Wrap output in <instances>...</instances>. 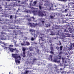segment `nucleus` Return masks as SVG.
Here are the masks:
<instances>
[{"label": "nucleus", "mask_w": 74, "mask_h": 74, "mask_svg": "<svg viewBox=\"0 0 74 74\" xmlns=\"http://www.w3.org/2000/svg\"><path fill=\"white\" fill-rule=\"evenodd\" d=\"M70 25L69 24H66V28L65 29V32H69V31L68 30H67V29H68L70 31V33H74V29L72 28V27L71 26H70ZM69 26H70L69 27Z\"/></svg>", "instance_id": "1"}, {"label": "nucleus", "mask_w": 74, "mask_h": 74, "mask_svg": "<svg viewBox=\"0 0 74 74\" xmlns=\"http://www.w3.org/2000/svg\"><path fill=\"white\" fill-rule=\"evenodd\" d=\"M12 57L14 58L15 59V62H16V63H21V62H20V61L16 60V59H18L19 60H21V57L20 56H18V55H17V54H12Z\"/></svg>", "instance_id": "2"}, {"label": "nucleus", "mask_w": 74, "mask_h": 74, "mask_svg": "<svg viewBox=\"0 0 74 74\" xmlns=\"http://www.w3.org/2000/svg\"><path fill=\"white\" fill-rule=\"evenodd\" d=\"M0 43L2 44H3L4 46H8V47H13V45H10L8 43H5L4 42H2V41H0Z\"/></svg>", "instance_id": "3"}, {"label": "nucleus", "mask_w": 74, "mask_h": 74, "mask_svg": "<svg viewBox=\"0 0 74 74\" xmlns=\"http://www.w3.org/2000/svg\"><path fill=\"white\" fill-rule=\"evenodd\" d=\"M21 45L22 46H25L26 45H27V46H28L29 45H30V43L29 42L26 41V42H24L23 43H21Z\"/></svg>", "instance_id": "4"}, {"label": "nucleus", "mask_w": 74, "mask_h": 74, "mask_svg": "<svg viewBox=\"0 0 74 74\" xmlns=\"http://www.w3.org/2000/svg\"><path fill=\"white\" fill-rule=\"evenodd\" d=\"M5 49H7L6 50H7V51L10 49V51L11 52H13V51H14V49L12 48H7V47H5Z\"/></svg>", "instance_id": "5"}, {"label": "nucleus", "mask_w": 74, "mask_h": 74, "mask_svg": "<svg viewBox=\"0 0 74 74\" xmlns=\"http://www.w3.org/2000/svg\"><path fill=\"white\" fill-rule=\"evenodd\" d=\"M38 14L39 15V16H43L44 15L42 12L40 11H39L38 12Z\"/></svg>", "instance_id": "6"}, {"label": "nucleus", "mask_w": 74, "mask_h": 74, "mask_svg": "<svg viewBox=\"0 0 74 74\" xmlns=\"http://www.w3.org/2000/svg\"><path fill=\"white\" fill-rule=\"evenodd\" d=\"M66 59L65 61V63H67L68 64H69V63H70V62H69V60H70V59L69 58V57L66 58Z\"/></svg>", "instance_id": "7"}, {"label": "nucleus", "mask_w": 74, "mask_h": 74, "mask_svg": "<svg viewBox=\"0 0 74 74\" xmlns=\"http://www.w3.org/2000/svg\"><path fill=\"white\" fill-rule=\"evenodd\" d=\"M23 57H25V53H26V52H25V50H26V48H23Z\"/></svg>", "instance_id": "8"}, {"label": "nucleus", "mask_w": 74, "mask_h": 74, "mask_svg": "<svg viewBox=\"0 0 74 74\" xmlns=\"http://www.w3.org/2000/svg\"><path fill=\"white\" fill-rule=\"evenodd\" d=\"M0 37L1 40H5L6 39V37L4 35H0Z\"/></svg>", "instance_id": "9"}, {"label": "nucleus", "mask_w": 74, "mask_h": 74, "mask_svg": "<svg viewBox=\"0 0 74 74\" xmlns=\"http://www.w3.org/2000/svg\"><path fill=\"white\" fill-rule=\"evenodd\" d=\"M65 59H66V57H69V56L70 54H69V52H67L66 53V54H65Z\"/></svg>", "instance_id": "10"}, {"label": "nucleus", "mask_w": 74, "mask_h": 74, "mask_svg": "<svg viewBox=\"0 0 74 74\" xmlns=\"http://www.w3.org/2000/svg\"><path fill=\"white\" fill-rule=\"evenodd\" d=\"M32 19H33V21H34V17H31L30 19V18L28 19V21H33V20H32Z\"/></svg>", "instance_id": "11"}, {"label": "nucleus", "mask_w": 74, "mask_h": 74, "mask_svg": "<svg viewBox=\"0 0 74 74\" xmlns=\"http://www.w3.org/2000/svg\"><path fill=\"white\" fill-rule=\"evenodd\" d=\"M65 37H70V34H67L65 36Z\"/></svg>", "instance_id": "12"}, {"label": "nucleus", "mask_w": 74, "mask_h": 74, "mask_svg": "<svg viewBox=\"0 0 74 74\" xmlns=\"http://www.w3.org/2000/svg\"><path fill=\"white\" fill-rule=\"evenodd\" d=\"M71 25V27H74V23L73 21Z\"/></svg>", "instance_id": "13"}, {"label": "nucleus", "mask_w": 74, "mask_h": 74, "mask_svg": "<svg viewBox=\"0 0 74 74\" xmlns=\"http://www.w3.org/2000/svg\"><path fill=\"white\" fill-rule=\"evenodd\" d=\"M73 49V47H69L68 48V49L69 50V51L70 50H71V49Z\"/></svg>", "instance_id": "14"}, {"label": "nucleus", "mask_w": 74, "mask_h": 74, "mask_svg": "<svg viewBox=\"0 0 74 74\" xmlns=\"http://www.w3.org/2000/svg\"><path fill=\"white\" fill-rule=\"evenodd\" d=\"M70 47H74V43H70Z\"/></svg>", "instance_id": "15"}, {"label": "nucleus", "mask_w": 74, "mask_h": 74, "mask_svg": "<svg viewBox=\"0 0 74 74\" xmlns=\"http://www.w3.org/2000/svg\"><path fill=\"white\" fill-rule=\"evenodd\" d=\"M38 7H39V9L40 10H41L42 9V8H43V7H41V5H39Z\"/></svg>", "instance_id": "16"}, {"label": "nucleus", "mask_w": 74, "mask_h": 74, "mask_svg": "<svg viewBox=\"0 0 74 74\" xmlns=\"http://www.w3.org/2000/svg\"><path fill=\"white\" fill-rule=\"evenodd\" d=\"M28 25H30L31 27H32V23H28Z\"/></svg>", "instance_id": "17"}, {"label": "nucleus", "mask_w": 74, "mask_h": 74, "mask_svg": "<svg viewBox=\"0 0 74 74\" xmlns=\"http://www.w3.org/2000/svg\"><path fill=\"white\" fill-rule=\"evenodd\" d=\"M50 17L51 19H53L54 18L53 16H50Z\"/></svg>", "instance_id": "18"}, {"label": "nucleus", "mask_w": 74, "mask_h": 74, "mask_svg": "<svg viewBox=\"0 0 74 74\" xmlns=\"http://www.w3.org/2000/svg\"><path fill=\"white\" fill-rule=\"evenodd\" d=\"M59 42H60V44H59V43L57 44V45H62V44L61 43V42H60V41H59Z\"/></svg>", "instance_id": "19"}, {"label": "nucleus", "mask_w": 74, "mask_h": 74, "mask_svg": "<svg viewBox=\"0 0 74 74\" xmlns=\"http://www.w3.org/2000/svg\"><path fill=\"white\" fill-rule=\"evenodd\" d=\"M53 49V48H51V51L50 52V53H52V54H53V52L52 51Z\"/></svg>", "instance_id": "20"}, {"label": "nucleus", "mask_w": 74, "mask_h": 74, "mask_svg": "<svg viewBox=\"0 0 74 74\" xmlns=\"http://www.w3.org/2000/svg\"><path fill=\"white\" fill-rule=\"evenodd\" d=\"M70 13H68V14H66V16H68V15H69V16H70V15H71V14L70 15L69 14H70Z\"/></svg>", "instance_id": "21"}, {"label": "nucleus", "mask_w": 74, "mask_h": 74, "mask_svg": "<svg viewBox=\"0 0 74 74\" xmlns=\"http://www.w3.org/2000/svg\"><path fill=\"white\" fill-rule=\"evenodd\" d=\"M33 4H34L35 5V4H37V2L36 1H34L33 2Z\"/></svg>", "instance_id": "22"}, {"label": "nucleus", "mask_w": 74, "mask_h": 74, "mask_svg": "<svg viewBox=\"0 0 74 74\" xmlns=\"http://www.w3.org/2000/svg\"><path fill=\"white\" fill-rule=\"evenodd\" d=\"M31 41H34V38L33 37H32L31 39Z\"/></svg>", "instance_id": "23"}, {"label": "nucleus", "mask_w": 74, "mask_h": 74, "mask_svg": "<svg viewBox=\"0 0 74 74\" xmlns=\"http://www.w3.org/2000/svg\"><path fill=\"white\" fill-rule=\"evenodd\" d=\"M54 62H57V63H59L60 62V61H58L57 60H54Z\"/></svg>", "instance_id": "24"}, {"label": "nucleus", "mask_w": 74, "mask_h": 74, "mask_svg": "<svg viewBox=\"0 0 74 74\" xmlns=\"http://www.w3.org/2000/svg\"><path fill=\"white\" fill-rule=\"evenodd\" d=\"M33 13H34V15H36V11H33Z\"/></svg>", "instance_id": "25"}, {"label": "nucleus", "mask_w": 74, "mask_h": 74, "mask_svg": "<svg viewBox=\"0 0 74 74\" xmlns=\"http://www.w3.org/2000/svg\"><path fill=\"white\" fill-rule=\"evenodd\" d=\"M1 34H5V33L3 32H1Z\"/></svg>", "instance_id": "26"}, {"label": "nucleus", "mask_w": 74, "mask_h": 74, "mask_svg": "<svg viewBox=\"0 0 74 74\" xmlns=\"http://www.w3.org/2000/svg\"><path fill=\"white\" fill-rule=\"evenodd\" d=\"M14 1H18V3L20 2V1H19V0H13Z\"/></svg>", "instance_id": "27"}, {"label": "nucleus", "mask_w": 74, "mask_h": 74, "mask_svg": "<svg viewBox=\"0 0 74 74\" xmlns=\"http://www.w3.org/2000/svg\"><path fill=\"white\" fill-rule=\"evenodd\" d=\"M41 22H42V23L43 24H44V23H45L44 22V21H42Z\"/></svg>", "instance_id": "28"}, {"label": "nucleus", "mask_w": 74, "mask_h": 74, "mask_svg": "<svg viewBox=\"0 0 74 74\" xmlns=\"http://www.w3.org/2000/svg\"><path fill=\"white\" fill-rule=\"evenodd\" d=\"M29 32H33V29H30L29 30Z\"/></svg>", "instance_id": "29"}, {"label": "nucleus", "mask_w": 74, "mask_h": 74, "mask_svg": "<svg viewBox=\"0 0 74 74\" xmlns=\"http://www.w3.org/2000/svg\"><path fill=\"white\" fill-rule=\"evenodd\" d=\"M36 60H37V59H36V58H34V59L33 60V61L34 62H35Z\"/></svg>", "instance_id": "30"}, {"label": "nucleus", "mask_w": 74, "mask_h": 74, "mask_svg": "<svg viewBox=\"0 0 74 74\" xmlns=\"http://www.w3.org/2000/svg\"><path fill=\"white\" fill-rule=\"evenodd\" d=\"M15 47H18V45L15 44Z\"/></svg>", "instance_id": "31"}, {"label": "nucleus", "mask_w": 74, "mask_h": 74, "mask_svg": "<svg viewBox=\"0 0 74 74\" xmlns=\"http://www.w3.org/2000/svg\"><path fill=\"white\" fill-rule=\"evenodd\" d=\"M10 19H12V16L11 15V16H10Z\"/></svg>", "instance_id": "32"}, {"label": "nucleus", "mask_w": 74, "mask_h": 74, "mask_svg": "<svg viewBox=\"0 0 74 74\" xmlns=\"http://www.w3.org/2000/svg\"><path fill=\"white\" fill-rule=\"evenodd\" d=\"M60 50H62V47H60Z\"/></svg>", "instance_id": "33"}, {"label": "nucleus", "mask_w": 74, "mask_h": 74, "mask_svg": "<svg viewBox=\"0 0 74 74\" xmlns=\"http://www.w3.org/2000/svg\"><path fill=\"white\" fill-rule=\"evenodd\" d=\"M52 56L51 55H50V56H49V58H50L51 59V60H52Z\"/></svg>", "instance_id": "34"}, {"label": "nucleus", "mask_w": 74, "mask_h": 74, "mask_svg": "<svg viewBox=\"0 0 74 74\" xmlns=\"http://www.w3.org/2000/svg\"><path fill=\"white\" fill-rule=\"evenodd\" d=\"M69 73V71H66L65 72V74H66V73Z\"/></svg>", "instance_id": "35"}, {"label": "nucleus", "mask_w": 74, "mask_h": 74, "mask_svg": "<svg viewBox=\"0 0 74 74\" xmlns=\"http://www.w3.org/2000/svg\"><path fill=\"white\" fill-rule=\"evenodd\" d=\"M58 59H60V58H61V56H59V57H58Z\"/></svg>", "instance_id": "36"}, {"label": "nucleus", "mask_w": 74, "mask_h": 74, "mask_svg": "<svg viewBox=\"0 0 74 74\" xmlns=\"http://www.w3.org/2000/svg\"><path fill=\"white\" fill-rule=\"evenodd\" d=\"M71 69L73 71V70H74V67H72Z\"/></svg>", "instance_id": "37"}, {"label": "nucleus", "mask_w": 74, "mask_h": 74, "mask_svg": "<svg viewBox=\"0 0 74 74\" xmlns=\"http://www.w3.org/2000/svg\"><path fill=\"white\" fill-rule=\"evenodd\" d=\"M58 1H65V0H58Z\"/></svg>", "instance_id": "38"}, {"label": "nucleus", "mask_w": 74, "mask_h": 74, "mask_svg": "<svg viewBox=\"0 0 74 74\" xmlns=\"http://www.w3.org/2000/svg\"><path fill=\"white\" fill-rule=\"evenodd\" d=\"M41 36H45V35L44 34H40Z\"/></svg>", "instance_id": "39"}, {"label": "nucleus", "mask_w": 74, "mask_h": 74, "mask_svg": "<svg viewBox=\"0 0 74 74\" xmlns=\"http://www.w3.org/2000/svg\"><path fill=\"white\" fill-rule=\"evenodd\" d=\"M50 46H51V47H53V45H52V44H51V45H50Z\"/></svg>", "instance_id": "40"}, {"label": "nucleus", "mask_w": 74, "mask_h": 74, "mask_svg": "<svg viewBox=\"0 0 74 74\" xmlns=\"http://www.w3.org/2000/svg\"><path fill=\"white\" fill-rule=\"evenodd\" d=\"M67 11V9H65V12H66Z\"/></svg>", "instance_id": "41"}, {"label": "nucleus", "mask_w": 74, "mask_h": 74, "mask_svg": "<svg viewBox=\"0 0 74 74\" xmlns=\"http://www.w3.org/2000/svg\"><path fill=\"white\" fill-rule=\"evenodd\" d=\"M16 16L15 15V19H16Z\"/></svg>", "instance_id": "42"}, {"label": "nucleus", "mask_w": 74, "mask_h": 74, "mask_svg": "<svg viewBox=\"0 0 74 74\" xmlns=\"http://www.w3.org/2000/svg\"><path fill=\"white\" fill-rule=\"evenodd\" d=\"M71 21V22H73L74 23V20H72Z\"/></svg>", "instance_id": "43"}, {"label": "nucleus", "mask_w": 74, "mask_h": 74, "mask_svg": "<svg viewBox=\"0 0 74 74\" xmlns=\"http://www.w3.org/2000/svg\"><path fill=\"white\" fill-rule=\"evenodd\" d=\"M37 51H37V52L38 53V52H39V50H37Z\"/></svg>", "instance_id": "44"}, {"label": "nucleus", "mask_w": 74, "mask_h": 74, "mask_svg": "<svg viewBox=\"0 0 74 74\" xmlns=\"http://www.w3.org/2000/svg\"><path fill=\"white\" fill-rule=\"evenodd\" d=\"M51 26V24H49V26Z\"/></svg>", "instance_id": "45"}, {"label": "nucleus", "mask_w": 74, "mask_h": 74, "mask_svg": "<svg viewBox=\"0 0 74 74\" xmlns=\"http://www.w3.org/2000/svg\"><path fill=\"white\" fill-rule=\"evenodd\" d=\"M62 53V52H60V54H61Z\"/></svg>", "instance_id": "46"}, {"label": "nucleus", "mask_w": 74, "mask_h": 74, "mask_svg": "<svg viewBox=\"0 0 74 74\" xmlns=\"http://www.w3.org/2000/svg\"><path fill=\"white\" fill-rule=\"evenodd\" d=\"M42 37H44V36L42 37H40V38H41V39H42Z\"/></svg>", "instance_id": "47"}, {"label": "nucleus", "mask_w": 74, "mask_h": 74, "mask_svg": "<svg viewBox=\"0 0 74 74\" xmlns=\"http://www.w3.org/2000/svg\"><path fill=\"white\" fill-rule=\"evenodd\" d=\"M62 60H64V58H62Z\"/></svg>", "instance_id": "48"}, {"label": "nucleus", "mask_w": 74, "mask_h": 74, "mask_svg": "<svg viewBox=\"0 0 74 74\" xmlns=\"http://www.w3.org/2000/svg\"><path fill=\"white\" fill-rule=\"evenodd\" d=\"M28 71H26V73H28Z\"/></svg>", "instance_id": "49"}, {"label": "nucleus", "mask_w": 74, "mask_h": 74, "mask_svg": "<svg viewBox=\"0 0 74 74\" xmlns=\"http://www.w3.org/2000/svg\"><path fill=\"white\" fill-rule=\"evenodd\" d=\"M7 1H10V0H7Z\"/></svg>", "instance_id": "50"}, {"label": "nucleus", "mask_w": 74, "mask_h": 74, "mask_svg": "<svg viewBox=\"0 0 74 74\" xmlns=\"http://www.w3.org/2000/svg\"><path fill=\"white\" fill-rule=\"evenodd\" d=\"M7 5H6L5 6V7L6 8H7L8 7H7Z\"/></svg>", "instance_id": "51"}, {"label": "nucleus", "mask_w": 74, "mask_h": 74, "mask_svg": "<svg viewBox=\"0 0 74 74\" xmlns=\"http://www.w3.org/2000/svg\"><path fill=\"white\" fill-rule=\"evenodd\" d=\"M46 27H48V26L47 25V26H46Z\"/></svg>", "instance_id": "52"}, {"label": "nucleus", "mask_w": 74, "mask_h": 74, "mask_svg": "<svg viewBox=\"0 0 74 74\" xmlns=\"http://www.w3.org/2000/svg\"><path fill=\"white\" fill-rule=\"evenodd\" d=\"M33 34L32 33V35H33Z\"/></svg>", "instance_id": "53"}, {"label": "nucleus", "mask_w": 74, "mask_h": 74, "mask_svg": "<svg viewBox=\"0 0 74 74\" xmlns=\"http://www.w3.org/2000/svg\"><path fill=\"white\" fill-rule=\"evenodd\" d=\"M26 12H27V13H28V11H26Z\"/></svg>", "instance_id": "54"}, {"label": "nucleus", "mask_w": 74, "mask_h": 74, "mask_svg": "<svg viewBox=\"0 0 74 74\" xmlns=\"http://www.w3.org/2000/svg\"><path fill=\"white\" fill-rule=\"evenodd\" d=\"M73 53V52H71V53Z\"/></svg>", "instance_id": "55"}, {"label": "nucleus", "mask_w": 74, "mask_h": 74, "mask_svg": "<svg viewBox=\"0 0 74 74\" xmlns=\"http://www.w3.org/2000/svg\"><path fill=\"white\" fill-rule=\"evenodd\" d=\"M66 7H67V6L66 5Z\"/></svg>", "instance_id": "56"}, {"label": "nucleus", "mask_w": 74, "mask_h": 74, "mask_svg": "<svg viewBox=\"0 0 74 74\" xmlns=\"http://www.w3.org/2000/svg\"><path fill=\"white\" fill-rule=\"evenodd\" d=\"M60 70H62V69H60Z\"/></svg>", "instance_id": "57"}, {"label": "nucleus", "mask_w": 74, "mask_h": 74, "mask_svg": "<svg viewBox=\"0 0 74 74\" xmlns=\"http://www.w3.org/2000/svg\"><path fill=\"white\" fill-rule=\"evenodd\" d=\"M17 51V52H18V51Z\"/></svg>", "instance_id": "58"}, {"label": "nucleus", "mask_w": 74, "mask_h": 74, "mask_svg": "<svg viewBox=\"0 0 74 74\" xmlns=\"http://www.w3.org/2000/svg\"><path fill=\"white\" fill-rule=\"evenodd\" d=\"M53 16H54H54H55V15H54Z\"/></svg>", "instance_id": "59"}, {"label": "nucleus", "mask_w": 74, "mask_h": 74, "mask_svg": "<svg viewBox=\"0 0 74 74\" xmlns=\"http://www.w3.org/2000/svg\"><path fill=\"white\" fill-rule=\"evenodd\" d=\"M65 66H66V64H65Z\"/></svg>", "instance_id": "60"}, {"label": "nucleus", "mask_w": 74, "mask_h": 74, "mask_svg": "<svg viewBox=\"0 0 74 74\" xmlns=\"http://www.w3.org/2000/svg\"><path fill=\"white\" fill-rule=\"evenodd\" d=\"M16 29H18V28H16Z\"/></svg>", "instance_id": "61"}, {"label": "nucleus", "mask_w": 74, "mask_h": 74, "mask_svg": "<svg viewBox=\"0 0 74 74\" xmlns=\"http://www.w3.org/2000/svg\"><path fill=\"white\" fill-rule=\"evenodd\" d=\"M30 51H32V50H30Z\"/></svg>", "instance_id": "62"}, {"label": "nucleus", "mask_w": 74, "mask_h": 74, "mask_svg": "<svg viewBox=\"0 0 74 74\" xmlns=\"http://www.w3.org/2000/svg\"><path fill=\"white\" fill-rule=\"evenodd\" d=\"M32 49H33V48H32Z\"/></svg>", "instance_id": "63"}, {"label": "nucleus", "mask_w": 74, "mask_h": 74, "mask_svg": "<svg viewBox=\"0 0 74 74\" xmlns=\"http://www.w3.org/2000/svg\"><path fill=\"white\" fill-rule=\"evenodd\" d=\"M65 23H66V21H65Z\"/></svg>", "instance_id": "64"}]
</instances>
